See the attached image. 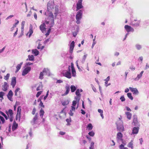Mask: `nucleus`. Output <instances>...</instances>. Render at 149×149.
<instances>
[{
	"label": "nucleus",
	"instance_id": "bb28decb",
	"mask_svg": "<svg viewBox=\"0 0 149 149\" xmlns=\"http://www.w3.org/2000/svg\"><path fill=\"white\" fill-rule=\"evenodd\" d=\"M135 47L136 49L138 50H139L141 49L142 48V46L141 45L139 44H136L135 45Z\"/></svg>",
	"mask_w": 149,
	"mask_h": 149
},
{
	"label": "nucleus",
	"instance_id": "39448f33",
	"mask_svg": "<svg viewBox=\"0 0 149 149\" xmlns=\"http://www.w3.org/2000/svg\"><path fill=\"white\" fill-rule=\"evenodd\" d=\"M141 22V20L137 21L136 19H134L131 22V24L134 27H137L139 26Z\"/></svg>",
	"mask_w": 149,
	"mask_h": 149
},
{
	"label": "nucleus",
	"instance_id": "4c0bfd02",
	"mask_svg": "<svg viewBox=\"0 0 149 149\" xmlns=\"http://www.w3.org/2000/svg\"><path fill=\"white\" fill-rule=\"evenodd\" d=\"M51 24H49V29H48L47 31V33L45 34V35L47 37V36H48L49 34V33L50 32V31H51V27H50V26H51Z\"/></svg>",
	"mask_w": 149,
	"mask_h": 149
},
{
	"label": "nucleus",
	"instance_id": "8fccbe9b",
	"mask_svg": "<svg viewBox=\"0 0 149 149\" xmlns=\"http://www.w3.org/2000/svg\"><path fill=\"white\" fill-rule=\"evenodd\" d=\"M88 134L89 136H93L94 135L95 133L93 131H92L91 132H89Z\"/></svg>",
	"mask_w": 149,
	"mask_h": 149
},
{
	"label": "nucleus",
	"instance_id": "09e8293b",
	"mask_svg": "<svg viewBox=\"0 0 149 149\" xmlns=\"http://www.w3.org/2000/svg\"><path fill=\"white\" fill-rule=\"evenodd\" d=\"M42 72L43 73H45L47 74V73L49 72V70L48 69L44 68L42 71Z\"/></svg>",
	"mask_w": 149,
	"mask_h": 149
},
{
	"label": "nucleus",
	"instance_id": "393cba45",
	"mask_svg": "<svg viewBox=\"0 0 149 149\" xmlns=\"http://www.w3.org/2000/svg\"><path fill=\"white\" fill-rule=\"evenodd\" d=\"M28 59H26V61H28L29 60L30 61H33L34 60V57L33 55H29L28 56Z\"/></svg>",
	"mask_w": 149,
	"mask_h": 149
},
{
	"label": "nucleus",
	"instance_id": "423d86ee",
	"mask_svg": "<svg viewBox=\"0 0 149 149\" xmlns=\"http://www.w3.org/2000/svg\"><path fill=\"white\" fill-rule=\"evenodd\" d=\"M132 125L135 126L136 127H139L140 124L138 121L137 119V116L136 115H134L133 116V121L132 122Z\"/></svg>",
	"mask_w": 149,
	"mask_h": 149
},
{
	"label": "nucleus",
	"instance_id": "473e14b6",
	"mask_svg": "<svg viewBox=\"0 0 149 149\" xmlns=\"http://www.w3.org/2000/svg\"><path fill=\"white\" fill-rule=\"evenodd\" d=\"M127 96L129 98H130L131 100H132L133 99V97L132 96L131 93H128L127 94Z\"/></svg>",
	"mask_w": 149,
	"mask_h": 149
},
{
	"label": "nucleus",
	"instance_id": "a211bd4d",
	"mask_svg": "<svg viewBox=\"0 0 149 149\" xmlns=\"http://www.w3.org/2000/svg\"><path fill=\"white\" fill-rule=\"evenodd\" d=\"M38 114L36 113L35 115V116L33 118L32 120L31 123L32 125H33L34 124L36 123V121L38 119Z\"/></svg>",
	"mask_w": 149,
	"mask_h": 149
},
{
	"label": "nucleus",
	"instance_id": "338daca9",
	"mask_svg": "<svg viewBox=\"0 0 149 149\" xmlns=\"http://www.w3.org/2000/svg\"><path fill=\"white\" fill-rule=\"evenodd\" d=\"M42 88V86H39L37 88L36 90L37 91H39L41 89V88Z\"/></svg>",
	"mask_w": 149,
	"mask_h": 149
},
{
	"label": "nucleus",
	"instance_id": "58836bf2",
	"mask_svg": "<svg viewBox=\"0 0 149 149\" xmlns=\"http://www.w3.org/2000/svg\"><path fill=\"white\" fill-rule=\"evenodd\" d=\"M76 29L77 30V31L73 32V36L74 37H75L77 34V33L78 32V30L79 29V27L78 26H77L76 28Z\"/></svg>",
	"mask_w": 149,
	"mask_h": 149
},
{
	"label": "nucleus",
	"instance_id": "e433bc0d",
	"mask_svg": "<svg viewBox=\"0 0 149 149\" xmlns=\"http://www.w3.org/2000/svg\"><path fill=\"white\" fill-rule=\"evenodd\" d=\"M94 142H92L90 144V147H89V149H94Z\"/></svg>",
	"mask_w": 149,
	"mask_h": 149
},
{
	"label": "nucleus",
	"instance_id": "1a4fd4ad",
	"mask_svg": "<svg viewBox=\"0 0 149 149\" xmlns=\"http://www.w3.org/2000/svg\"><path fill=\"white\" fill-rule=\"evenodd\" d=\"M122 137L123 134L121 132H119L117 133L116 139L118 142H119L120 141H123Z\"/></svg>",
	"mask_w": 149,
	"mask_h": 149
},
{
	"label": "nucleus",
	"instance_id": "3c124183",
	"mask_svg": "<svg viewBox=\"0 0 149 149\" xmlns=\"http://www.w3.org/2000/svg\"><path fill=\"white\" fill-rule=\"evenodd\" d=\"M80 96H77L76 97H75L74 99L76 100V101H77L78 103H79V101L80 100Z\"/></svg>",
	"mask_w": 149,
	"mask_h": 149
},
{
	"label": "nucleus",
	"instance_id": "0e129e2a",
	"mask_svg": "<svg viewBox=\"0 0 149 149\" xmlns=\"http://www.w3.org/2000/svg\"><path fill=\"white\" fill-rule=\"evenodd\" d=\"M14 17V15H10L8 16V17L6 18V20H8V19H10V18H12V17Z\"/></svg>",
	"mask_w": 149,
	"mask_h": 149
},
{
	"label": "nucleus",
	"instance_id": "69168bd1",
	"mask_svg": "<svg viewBox=\"0 0 149 149\" xmlns=\"http://www.w3.org/2000/svg\"><path fill=\"white\" fill-rule=\"evenodd\" d=\"M99 89L100 93L102 95V87L100 85H99Z\"/></svg>",
	"mask_w": 149,
	"mask_h": 149
},
{
	"label": "nucleus",
	"instance_id": "f8f14e48",
	"mask_svg": "<svg viewBox=\"0 0 149 149\" xmlns=\"http://www.w3.org/2000/svg\"><path fill=\"white\" fill-rule=\"evenodd\" d=\"M65 88L66 89V91L64 94L62 95V96H65L67 95L68 94L70 91V86L68 84H67L65 86Z\"/></svg>",
	"mask_w": 149,
	"mask_h": 149
},
{
	"label": "nucleus",
	"instance_id": "e2e57ef3",
	"mask_svg": "<svg viewBox=\"0 0 149 149\" xmlns=\"http://www.w3.org/2000/svg\"><path fill=\"white\" fill-rule=\"evenodd\" d=\"M33 63H31L30 62H28L26 63L25 66H29V65H33Z\"/></svg>",
	"mask_w": 149,
	"mask_h": 149
},
{
	"label": "nucleus",
	"instance_id": "2eb2a0df",
	"mask_svg": "<svg viewBox=\"0 0 149 149\" xmlns=\"http://www.w3.org/2000/svg\"><path fill=\"white\" fill-rule=\"evenodd\" d=\"M16 83V78L13 77L12 78L11 85L12 86L13 88L15 86Z\"/></svg>",
	"mask_w": 149,
	"mask_h": 149
},
{
	"label": "nucleus",
	"instance_id": "49530a36",
	"mask_svg": "<svg viewBox=\"0 0 149 149\" xmlns=\"http://www.w3.org/2000/svg\"><path fill=\"white\" fill-rule=\"evenodd\" d=\"M43 72H41L40 73V76L39 77V78L41 79H42L43 78Z\"/></svg>",
	"mask_w": 149,
	"mask_h": 149
},
{
	"label": "nucleus",
	"instance_id": "6e6552de",
	"mask_svg": "<svg viewBox=\"0 0 149 149\" xmlns=\"http://www.w3.org/2000/svg\"><path fill=\"white\" fill-rule=\"evenodd\" d=\"M21 107L20 106H19L17 108V113L16 115L15 119L16 120H18V117H19V121L20 120V118H21Z\"/></svg>",
	"mask_w": 149,
	"mask_h": 149
},
{
	"label": "nucleus",
	"instance_id": "412c9836",
	"mask_svg": "<svg viewBox=\"0 0 149 149\" xmlns=\"http://www.w3.org/2000/svg\"><path fill=\"white\" fill-rule=\"evenodd\" d=\"M8 86L7 83L6 82H4V84L2 86L3 90L5 91H6L8 89Z\"/></svg>",
	"mask_w": 149,
	"mask_h": 149
},
{
	"label": "nucleus",
	"instance_id": "864d4df0",
	"mask_svg": "<svg viewBox=\"0 0 149 149\" xmlns=\"http://www.w3.org/2000/svg\"><path fill=\"white\" fill-rule=\"evenodd\" d=\"M91 86L92 89L93 90V91L95 92H96L97 90H96V88L95 87V86L92 84H91Z\"/></svg>",
	"mask_w": 149,
	"mask_h": 149
},
{
	"label": "nucleus",
	"instance_id": "37998d69",
	"mask_svg": "<svg viewBox=\"0 0 149 149\" xmlns=\"http://www.w3.org/2000/svg\"><path fill=\"white\" fill-rule=\"evenodd\" d=\"M79 89H77L76 90V91L75 92V94L76 95H77V96H79L80 97V96L81 95L79 93Z\"/></svg>",
	"mask_w": 149,
	"mask_h": 149
},
{
	"label": "nucleus",
	"instance_id": "c85d7f7f",
	"mask_svg": "<svg viewBox=\"0 0 149 149\" xmlns=\"http://www.w3.org/2000/svg\"><path fill=\"white\" fill-rule=\"evenodd\" d=\"M71 91L73 93L77 89L76 87L74 85H72L70 86Z\"/></svg>",
	"mask_w": 149,
	"mask_h": 149
},
{
	"label": "nucleus",
	"instance_id": "603ef678",
	"mask_svg": "<svg viewBox=\"0 0 149 149\" xmlns=\"http://www.w3.org/2000/svg\"><path fill=\"white\" fill-rule=\"evenodd\" d=\"M58 8L57 7H55V12L54 13V14L56 16L57 15V14L58 13Z\"/></svg>",
	"mask_w": 149,
	"mask_h": 149
},
{
	"label": "nucleus",
	"instance_id": "4468645a",
	"mask_svg": "<svg viewBox=\"0 0 149 149\" xmlns=\"http://www.w3.org/2000/svg\"><path fill=\"white\" fill-rule=\"evenodd\" d=\"M13 95V93L12 90H10L9 92L8 93L7 95V97L8 99L11 101H13V100L12 99V97Z\"/></svg>",
	"mask_w": 149,
	"mask_h": 149
},
{
	"label": "nucleus",
	"instance_id": "7c9ffc66",
	"mask_svg": "<svg viewBox=\"0 0 149 149\" xmlns=\"http://www.w3.org/2000/svg\"><path fill=\"white\" fill-rule=\"evenodd\" d=\"M125 114L127 116V118L129 119H130L131 118V114L129 112H125Z\"/></svg>",
	"mask_w": 149,
	"mask_h": 149
},
{
	"label": "nucleus",
	"instance_id": "9d476101",
	"mask_svg": "<svg viewBox=\"0 0 149 149\" xmlns=\"http://www.w3.org/2000/svg\"><path fill=\"white\" fill-rule=\"evenodd\" d=\"M82 1L83 0H79L77 3V11L83 8V6L82 5Z\"/></svg>",
	"mask_w": 149,
	"mask_h": 149
},
{
	"label": "nucleus",
	"instance_id": "a19ab883",
	"mask_svg": "<svg viewBox=\"0 0 149 149\" xmlns=\"http://www.w3.org/2000/svg\"><path fill=\"white\" fill-rule=\"evenodd\" d=\"M133 92V94L134 95H138L139 93V92L136 88H135V89H134Z\"/></svg>",
	"mask_w": 149,
	"mask_h": 149
},
{
	"label": "nucleus",
	"instance_id": "6e6d98bb",
	"mask_svg": "<svg viewBox=\"0 0 149 149\" xmlns=\"http://www.w3.org/2000/svg\"><path fill=\"white\" fill-rule=\"evenodd\" d=\"M5 93L3 92H0V97L1 98H2V97H3V96L4 95Z\"/></svg>",
	"mask_w": 149,
	"mask_h": 149
},
{
	"label": "nucleus",
	"instance_id": "f704fd0d",
	"mask_svg": "<svg viewBox=\"0 0 149 149\" xmlns=\"http://www.w3.org/2000/svg\"><path fill=\"white\" fill-rule=\"evenodd\" d=\"M0 114L3 116L6 120H8V117L3 112L0 111Z\"/></svg>",
	"mask_w": 149,
	"mask_h": 149
},
{
	"label": "nucleus",
	"instance_id": "2f4dec72",
	"mask_svg": "<svg viewBox=\"0 0 149 149\" xmlns=\"http://www.w3.org/2000/svg\"><path fill=\"white\" fill-rule=\"evenodd\" d=\"M87 127L88 129V130H90L92 129L93 126L92 124L91 123H90L88 125Z\"/></svg>",
	"mask_w": 149,
	"mask_h": 149
},
{
	"label": "nucleus",
	"instance_id": "72a5a7b5",
	"mask_svg": "<svg viewBox=\"0 0 149 149\" xmlns=\"http://www.w3.org/2000/svg\"><path fill=\"white\" fill-rule=\"evenodd\" d=\"M5 122V120L2 116L0 115V123H1V122L2 124H3Z\"/></svg>",
	"mask_w": 149,
	"mask_h": 149
},
{
	"label": "nucleus",
	"instance_id": "79ce46f5",
	"mask_svg": "<svg viewBox=\"0 0 149 149\" xmlns=\"http://www.w3.org/2000/svg\"><path fill=\"white\" fill-rule=\"evenodd\" d=\"M128 147L129 148H133V141H131L128 144Z\"/></svg>",
	"mask_w": 149,
	"mask_h": 149
},
{
	"label": "nucleus",
	"instance_id": "5701e85b",
	"mask_svg": "<svg viewBox=\"0 0 149 149\" xmlns=\"http://www.w3.org/2000/svg\"><path fill=\"white\" fill-rule=\"evenodd\" d=\"M6 113L8 116H9V114L10 115V116H13V111L12 109H9L8 111H6Z\"/></svg>",
	"mask_w": 149,
	"mask_h": 149
},
{
	"label": "nucleus",
	"instance_id": "dca6fc26",
	"mask_svg": "<svg viewBox=\"0 0 149 149\" xmlns=\"http://www.w3.org/2000/svg\"><path fill=\"white\" fill-rule=\"evenodd\" d=\"M74 46V41H72L71 43L70 47V53H72L73 52Z\"/></svg>",
	"mask_w": 149,
	"mask_h": 149
},
{
	"label": "nucleus",
	"instance_id": "a878e982",
	"mask_svg": "<svg viewBox=\"0 0 149 149\" xmlns=\"http://www.w3.org/2000/svg\"><path fill=\"white\" fill-rule=\"evenodd\" d=\"M33 32V30L32 27L31 28L30 27L29 31V32L26 35H27L29 33V37L30 38Z\"/></svg>",
	"mask_w": 149,
	"mask_h": 149
},
{
	"label": "nucleus",
	"instance_id": "4be33fe9",
	"mask_svg": "<svg viewBox=\"0 0 149 149\" xmlns=\"http://www.w3.org/2000/svg\"><path fill=\"white\" fill-rule=\"evenodd\" d=\"M23 63V62H22L20 63V64H18L17 66H16V70L15 71V73L17 72L21 68V67L22 65V64Z\"/></svg>",
	"mask_w": 149,
	"mask_h": 149
},
{
	"label": "nucleus",
	"instance_id": "de8ad7c7",
	"mask_svg": "<svg viewBox=\"0 0 149 149\" xmlns=\"http://www.w3.org/2000/svg\"><path fill=\"white\" fill-rule=\"evenodd\" d=\"M69 103V102L68 101H64V102L62 103V105L64 106L67 105Z\"/></svg>",
	"mask_w": 149,
	"mask_h": 149
},
{
	"label": "nucleus",
	"instance_id": "6ab92c4d",
	"mask_svg": "<svg viewBox=\"0 0 149 149\" xmlns=\"http://www.w3.org/2000/svg\"><path fill=\"white\" fill-rule=\"evenodd\" d=\"M45 26H46L45 23H43L42 24H41L40 25V28L42 32H43L46 29Z\"/></svg>",
	"mask_w": 149,
	"mask_h": 149
},
{
	"label": "nucleus",
	"instance_id": "052dcab7",
	"mask_svg": "<svg viewBox=\"0 0 149 149\" xmlns=\"http://www.w3.org/2000/svg\"><path fill=\"white\" fill-rule=\"evenodd\" d=\"M15 21H16V22L14 24L13 26L14 27H16V25H17L19 23V21L18 20L16 19Z\"/></svg>",
	"mask_w": 149,
	"mask_h": 149
},
{
	"label": "nucleus",
	"instance_id": "bf43d9fd",
	"mask_svg": "<svg viewBox=\"0 0 149 149\" xmlns=\"http://www.w3.org/2000/svg\"><path fill=\"white\" fill-rule=\"evenodd\" d=\"M77 101L76 100H74L72 102V105L74 106H75L77 103Z\"/></svg>",
	"mask_w": 149,
	"mask_h": 149
},
{
	"label": "nucleus",
	"instance_id": "b1692460",
	"mask_svg": "<svg viewBox=\"0 0 149 149\" xmlns=\"http://www.w3.org/2000/svg\"><path fill=\"white\" fill-rule=\"evenodd\" d=\"M32 53L34 54L35 56H37L39 54V51L36 49H32Z\"/></svg>",
	"mask_w": 149,
	"mask_h": 149
},
{
	"label": "nucleus",
	"instance_id": "20e7f679",
	"mask_svg": "<svg viewBox=\"0 0 149 149\" xmlns=\"http://www.w3.org/2000/svg\"><path fill=\"white\" fill-rule=\"evenodd\" d=\"M52 11H47L48 14L49 15L48 18L51 20V26H50V27H52L54 24V15L53 13H52Z\"/></svg>",
	"mask_w": 149,
	"mask_h": 149
},
{
	"label": "nucleus",
	"instance_id": "680f3d73",
	"mask_svg": "<svg viewBox=\"0 0 149 149\" xmlns=\"http://www.w3.org/2000/svg\"><path fill=\"white\" fill-rule=\"evenodd\" d=\"M42 93V91H40L38 92L36 95V96L37 97H38Z\"/></svg>",
	"mask_w": 149,
	"mask_h": 149
},
{
	"label": "nucleus",
	"instance_id": "7ed1b4c3",
	"mask_svg": "<svg viewBox=\"0 0 149 149\" xmlns=\"http://www.w3.org/2000/svg\"><path fill=\"white\" fill-rule=\"evenodd\" d=\"M54 1L53 0L49 1L47 4V10L48 11H51L54 10Z\"/></svg>",
	"mask_w": 149,
	"mask_h": 149
},
{
	"label": "nucleus",
	"instance_id": "ea45409f",
	"mask_svg": "<svg viewBox=\"0 0 149 149\" xmlns=\"http://www.w3.org/2000/svg\"><path fill=\"white\" fill-rule=\"evenodd\" d=\"M44 113V111L42 109L40 111V114L41 117H42Z\"/></svg>",
	"mask_w": 149,
	"mask_h": 149
},
{
	"label": "nucleus",
	"instance_id": "c03bdc74",
	"mask_svg": "<svg viewBox=\"0 0 149 149\" xmlns=\"http://www.w3.org/2000/svg\"><path fill=\"white\" fill-rule=\"evenodd\" d=\"M120 149H128L127 147H125L124 146L123 144H121L119 147Z\"/></svg>",
	"mask_w": 149,
	"mask_h": 149
},
{
	"label": "nucleus",
	"instance_id": "9b49d317",
	"mask_svg": "<svg viewBox=\"0 0 149 149\" xmlns=\"http://www.w3.org/2000/svg\"><path fill=\"white\" fill-rule=\"evenodd\" d=\"M63 76L68 79H70L71 77L72 76L71 72L64 71H63Z\"/></svg>",
	"mask_w": 149,
	"mask_h": 149
},
{
	"label": "nucleus",
	"instance_id": "0eeeda50",
	"mask_svg": "<svg viewBox=\"0 0 149 149\" xmlns=\"http://www.w3.org/2000/svg\"><path fill=\"white\" fill-rule=\"evenodd\" d=\"M31 70V68L30 67H27L25 68L23 71L22 75L24 76L27 74Z\"/></svg>",
	"mask_w": 149,
	"mask_h": 149
},
{
	"label": "nucleus",
	"instance_id": "774afa93",
	"mask_svg": "<svg viewBox=\"0 0 149 149\" xmlns=\"http://www.w3.org/2000/svg\"><path fill=\"white\" fill-rule=\"evenodd\" d=\"M63 82V81L61 80H60V79H59V80H58L57 81H56V83H62Z\"/></svg>",
	"mask_w": 149,
	"mask_h": 149
},
{
	"label": "nucleus",
	"instance_id": "a18cd8bd",
	"mask_svg": "<svg viewBox=\"0 0 149 149\" xmlns=\"http://www.w3.org/2000/svg\"><path fill=\"white\" fill-rule=\"evenodd\" d=\"M78 61H77L76 62V65L79 71H82V70L80 68V67L79 66L78 63Z\"/></svg>",
	"mask_w": 149,
	"mask_h": 149
},
{
	"label": "nucleus",
	"instance_id": "cd10ccee",
	"mask_svg": "<svg viewBox=\"0 0 149 149\" xmlns=\"http://www.w3.org/2000/svg\"><path fill=\"white\" fill-rule=\"evenodd\" d=\"M20 88L18 87H17L16 88L15 91V96H17L18 95L19 96V97H20V93L18 94H17V92H19V91L20 90Z\"/></svg>",
	"mask_w": 149,
	"mask_h": 149
},
{
	"label": "nucleus",
	"instance_id": "f3484780",
	"mask_svg": "<svg viewBox=\"0 0 149 149\" xmlns=\"http://www.w3.org/2000/svg\"><path fill=\"white\" fill-rule=\"evenodd\" d=\"M139 127H134L132 129V134H136L139 132Z\"/></svg>",
	"mask_w": 149,
	"mask_h": 149
},
{
	"label": "nucleus",
	"instance_id": "5fc2aeb1",
	"mask_svg": "<svg viewBox=\"0 0 149 149\" xmlns=\"http://www.w3.org/2000/svg\"><path fill=\"white\" fill-rule=\"evenodd\" d=\"M10 76V74L8 73L6 76L4 77V79L6 80H7L8 79Z\"/></svg>",
	"mask_w": 149,
	"mask_h": 149
},
{
	"label": "nucleus",
	"instance_id": "ddd939ff",
	"mask_svg": "<svg viewBox=\"0 0 149 149\" xmlns=\"http://www.w3.org/2000/svg\"><path fill=\"white\" fill-rule=\"evenodd\" d=\"M143 72L144 71H142L139 74L137 75V77L136 78H133L132 79L135 81L139 80L142 77Z\"/></svg>",
	"mask_w": 149,
	"mask_h": 149
},
{
	"label": "nucleus",
	"instance_id": "c9c22d12",
	"mask_svg": "<svg viewBox=\"0 0 149 149\" xmlns=\"http://www.w3.org/2000/svg\"><path fill=\"white\" fill-rule=\"evenodd\" d=\"M72 76L75 77L76 76V72L75 69H71Z\"/></svg>",
	"mask_w": 149,
	"mask_h": 149
},
{
	"label": "nucleus",
	"instance_id": "13d9d810",
	"mask_svg": "<svg viewBox=\"0 0 149 149\" xmlns=\"http://www.w3.org/2000/svg\"><path fill=\"white\" fill-rule=\"evenodd\" d=\"M49 93V91H47V93L46 94V95L44 97V100H45L47 98V97H48V95Z\"/></svg>",
	"mask_w": 149,
	"mask_h": 149
},
{
	"label": "nucleus",
	"instance_id": "f257e3e1",
	"mask_svg": "<svg viewBox=\"0 0 149 149\" xmlns=\"http://www.w3.org/2000/svg\"><path fill=\"white\" fill-rule=\"evenodd\" d=\"M117 129L118 131L120 132H123L124 130V128L123 125V122L120 120L116 123Z\"/></svg>",
	"mask_w": 149,
	"mask_h": 149
},
{
	"label": "nucleus",
	"instance_id": "4d7b16f0",
	"mask_svg": "<svg viewBox=\"0 0 149 149\" xmlns=\"http://www.w3.org/2000/svg\"><path fill=\"white\" fill-rule=\"evenodd\" d=\"M120 99L121 100V101L122 102H124V101L125 99V98L124 97V96H121L120 97Z\"/></svg>",
	"mask_w": 149,
	"mask_h": 149
},
{
	"label": "nucleus",
	"instance_id": "f03ea898",
	"mask_svg": "<svg viewBox=\"0 0 149 149\" xmlns=\"http://www.w3.org/2000/svg\"><path fill=\"white\" fill-rule=\"evenodd\" d=\"M83 11L82 10H80L78 11L76 15V22L77 24L80 23V20L82 17V15Z\"/></svg>",
	"mask_w": 149,
	"mask_h": 149
},
{
	"label": "nucleus",
	"instance_id": "aec40b11",
	"mask_svg": "<svg viewBox=\"0 0 149 149\" xmlns=\"http://www.w3.org/2000/svg\"><path fill=\"white\" fill-rule=\"evenodd\" d=\"M18 126V124L16 123L14 121L13 122L12 127L13 131H14L17 128Z\"/></svg>",
	"mask_w": 149,
	"mask_h": 149
},
{
	"label": "nucleus",
	"instance_id": "c756f323",
	"mask_svg": "<svg viewBox=\"0 0 149 149\" xmlns=\"http://www.w3.org/2000/svg\"><path fill=\"white\" fill-rule=\"evenodd\" d=\"M130 26L128 25H125V28L128 33L130 32Z\"/></svg>",
	"mask_w": 149,
	"mask_h": 149
}]
</instances>
